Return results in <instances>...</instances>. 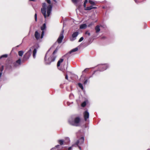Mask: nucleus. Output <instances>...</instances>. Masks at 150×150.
Masks as SVG:
<instances>
[{
  "instance_id": "nucleus-25",
  "label": "nucleus",
  "mask_w": 150,
  "mask_h": 150,
  "mask_svg": "<svg viewBox=\"0 0 150 150\" xmlns=\"http://www.w3.org/2000/svg\"><path fill=\"white\" fill-rule=\"evenodd\" d=\"M42 8H45L46 7V4L45 3H43L42 4Z\"/></svg>"
},
{
  "instance_id": "nucleus-13",
  "label": "nucleus",
  "mask_w": 150,
  "mask_h": 150,
  "mask_svg": "<svg viewBox=\"0 0 150 150\" xmlns=\"http://www.w3.org/2000/svg\"><path fill=\"white\" fill-rule=\"evenodd\" d=\"M96 32V33H98L100 31V29L99 25H98L95 28Z\"/></svg>"
},
{
  "instance_id": "nucleus-11",
  "label": "nucleus",
  "mask_w": 150,
  "mask_h": 150,
  "mask_svg": "<svg viewBox=\"0 0 150 150\" xmlns=\"http://www.w3.org/2000/svg\"><path fill=\"white\" fill-rule=\"evenodd\" d=\"M41 11L45 18H46V11L45 8H41Z\"/></svg>"
},
{
  "instance_id": "nucleus-7",
  "label": "nucleus",
  "mask_w": 150,
  "mask_h": 150,
  "mask_svg": "<svg viewBox=\"0 0 150 150\" xmlns=\"http://www.w3.org/2000/svg\"><path fill=\"white\" fill-rule=\"evenodd\" d=\"M64 30H62L59 36V37L57 40V42L58 43L60 44L61 43L62 41V40L64 38Z\"/></svg>"
},
{
  "instance_id": "nucleus-10",
  "label": "nucleus",
  "mask_w": 150,
  "mask_h": 150,
  "mask_svg": "<svg viewBox=\"0 0 150 150\" xmlns=\"http://www.w3.org/2000/svg\"><path fill=\"white\" fill-rule=\"evenodd\" d=\"M40 35L37 31L35 32V36L37 40H38L40 38Z\"/></svg>"
},
{
  "instance_id": "nucleus-30",
  "label": "nucleus",
  "mask_w": 150,
  "mask_h": 150,
  "mask_svg": "<svg viewBox=\"0 0 150 150\" xmlns=\"http://www.w3.org/2000/svg\"><path fill=\"white\" fill-rule=\"evenodd\" d=\"M4 69V67L2 66L1 68H0V71L1 72Z\"/></svg>"
},
{
  "instance_id": "nucleus-4",
  "label": "nucleus",
  "mask_w": 150,
  "mask_h": 150,
  "mask_svg": "<svg viewBox=\"0 0 150 150\" xmlns=\"http://www.w3.org/2000/svg\"><path fill=\"white\" fill-rule=\"evenodd\" d=\"M39 47V45L38 44H37L32 46L30 49H31V50L34 49V50L33 52V56L34 58H35V57L37 50L38 49Z\"/></svg>"
},
{
  "instance_id": "nucleus-15",
  "label": "nucleus",
  "mask_w": 150,
  "mask_h": 150,
  "mask_svg": "<svg viewBox=\"0 0 150 150\" xmlns=\"http://www.w3.org/2000/svg\"><path fill=\"white\" fill-rule=\"evenodd\" d=\"M87 27V25L86 24H82L80 25V28L81 29H85Z\"/></svg>"
},
{
  "instance_id": "nucleus-28",
  "label": "nucleus",
  "mask_w": 150,
  "mask_h": 150,
  "mask_svg": "<svg viewBox=\"0 0 150 150\" xmlns=\"http://www.w3.org/2000/svg\"><path fill=\"white\" fill-rule=\"evenodd\" d=\"M85 34L86 35H88V36L90 35V33L88 31H86L85 33Z\"/></svg>"
},
{
  "instance_id": "nucleus-32",
  "label": "nucleus",
  "mask_w": 150,
  "mask_h": 150,
  "mask_svg": "<svg viewBox=\"0 0 150 150\" xmlns=\"http://www.w3.org/2000/svg\"><path fill=\"white\" fill-rule=\"evenodd\" d=\"M35 21H37V15L36 13H35Z\"/></svg>"
},
{
  "instance_id": "nucleus-41",
  "label": "nucleus",
  "mask_w": 150,
  "mask_h": 150,
  "mask_svg": "<svg viewBox=\"0 0 150 150\" xmlns=\"http://www.w3.org/2000/svg\"><path fill=\"white\" fill-rule=\"evenodd\" d=\"M88 2V0H85V1L84 2V3H86Z\"/></svg>"
},
{
  "instance_id": "nucleus-1",
  "label": "nucleus",
  "mask_w": 150,
  "mask_h": 150,
  "mask_svg": "<svg viewBox=\"0 0 150 150\" xmlns=\"http://www.w3.org/2000/svg\"><path fill=\"white\" fill-rule=\"evenodd\" d=\"M56 52V49L54 50L52 55L48 58L47 59V58L48 54V52L46 53L45 58V61L46 64H50L52 62L55 60L56 58V56L55 55V54Z\"/></svg>"
},
{
  "instance_id": "nucleus-24",
  "label": "nucleus",
  "mask_w": 150,
  "mask_h": 150,
  "mask_svg": "<svg viewBox=\"0 0 150 150\" xmlns=\"http://www.w3.org/2000/svg\"><path fill=\"white\" fill-rule=\"evenodd\" d=\"M13 66L15 67H17L19 66V65H18L17 64H16V63L15 62H14L13 63Z\"/></svg>"
},
{
  "instance_id": "nucleus-16",
  "label": "nucleus",
  "mask_w": 150,
  "mask_h": 150,
  "mask_svg": "<svg viewBox=\"0 0 150 150\" xmlns=\"http://www.w3.org/2000/svg\"><path fill=\"white\" fill-rule=\"evenodd\" d=\"M78 50V48H77V47H76L75 48H74V49L72 50L71 51H70L69 52V53L70 54L72 52H75L77 51Z\"/></svg>"
},
{
  "instance_id": "nucleus-8",
  "label": "nucleus",
  "mask_w": 150,
  "mask_h": 150,
  "mask_svg": "<svg viewBox=\"0 0 150 150\" xmlns=\"http://www.w3.org/2000/svg\"><path fill=\"white\" fill-rule=\"evenodd\" d=\"M46 28V24L45 23L43 24V25L41 27V29L42 31V32L41 36L40 37L41 38H43L44 34V30H45Z\"/></svg>"
},
{
  "instance_id": "nucleus-47",
  "label": "nucleus",
  "mask_w": 150,
  "mask_h": 150,
  "mask_svg": "<svg viewBox=\"0 0 150 150\" xmlns=\"http://www.w3.org/2000/svg\"><path fill=\"white\" fill-rule=\"evenodd\" d=\"M55 2H56L55 0H53Z\"/></svg>"
},
{
  "instance_id": "nucleus-18",
  "label": "nucleus",
  "mask_w": 150,
  "mask_h": 150,
  "mask_svg": "<svg viewBox=\"0 0 150 150\" xmlns=\"http://www.w3.org/2000/svg\"><path fill=\"white\" fill-rule=\"evenodd\" d=\"M15 62L16 64H17L19 65H21V60L20 59H19L18 60H17Z\"/></svg>"
},
{
  "instance_id": "nucleus-45",
  "label": "nucleus",
  "mask_w": 150,
  "mask_h": 150,
  "mask_svg": "<svg viewBox=\"0 0 150 150\" xmlns=\"http://www.w3.org/2000/svg\"><path fill=\"white\" fill-rule=\"evenodd\" d=\"M2 74V73L1 72H0V77H1V76Z\"/></svg>"
},
{
  "instance_id": "nucleus-6",
  "label": "nucleus",
  "mask_w": 150,
  "mask_h": 150,
  "mask_svg": "<svg viewBox=\"0 0 150 150\" xmlns=\"http://www.w3.org/2000/svg\"><path fill=\"white\" fill-rule=\"evenodd\" d=\"M32 51L31 49H30L24 54L23 57V60H27L29 58L32 53Z\"/></svg>"
},
{
  "instance_id": "nucleus-40",
  "label": "nucleus",
  "mask_w": 150,
  "mask_h": 150,
  "mask_svg": "<svg viewBox=\"0 0 150 150\" xmlns=\"http://www.w3.org/2000/svg\"><path fill=\"white\" fill-rule=\"evenodd\" d=\"M71 147H69L68 149V150H71Z\"/></svg>"
},
{
  "instance_id": "nucleus-26",
  "label": "nucleus",
  "mask_w": 150,
  "mask_h": 150,
  "mask_svg": "<svg viewBox=\"0 0 150 150\" xmlns=\"http://www.w3.org/2000/svg\"><path fill=\"white\" fill-rule=\"evenodd\" d=\"M7 57H8V55L7 54H4V55H1L0 57V58H4V57L6 58Z\"/></svg>"
},
{
  "instance_id": "nucleus-42",
  "label": "nucleus",
  "mask_w": 150,
  "mask_h": 150,
  "mask_svg": "<svg viewBox=\"0 0 150 150\" xmlns=\"http://www.w3.org/2000/svg\"><path fill=\"white\" fill-rule=\"evenodd\" d=\"M78 146V147L79 149L80 150H82L81 148V147L80 146Z\"/></svg>"
},
{
  "instance_id": "nucleus-43",
  "label": "nucleus",
  "mask_w": 150,
  "mask_h": 150,
  "mask_svg": "<svg viewBox=\"0 0 150 150\" xmlns=\"http://www.w3.org/2000/svg\"><path fill=\"white\" fill-rule=\"evenodd\" d=\"M97 8V7H93L92 6V9H96Z\"/></svg>"
},
{
  "instance_id": "nucleus-27",
  "label": "nucleus",
  "mask_w": 150,
  "mask_h": 150,
  "mask_svg": "<svg viewBox=\"0 0 150 150\" xmlns=\"http://www.w3.org/2000/svg\"><path fill=\"white\" fill-rule=\"evenodd\" d=\"M89 3L92 5H94L95 4V3L94 1L91 0L89 1Z\"/></svg>"
},
{
  "instance_id": "nucleus-35",
  "label": "nucleus",
  "mask_w": 150,
  "mask_h": 150,
  "mask_svg": "<svg viewBox=\"0 0 150 150\" xmlns=\"http://www.w3.org/2000/svg\"><path fill=\"white\" fill-rule=\"evenodd\" d=\"M45 1L47 2V3L50 4L51 3V1L50 0H45Z\"/></svg>"
},
{
  "instance_id": "nucleus-12",
  "label": "nucleus",
  "mask_w": 150,
  "mask_h": 150,
  "mask_svg": "<svg viewBox=\"0 0 150 150\" xmlns=\"http://www.w3.org/2000/svg\"><path fill=\"white\" fill-rule=\"evenodd\" d=\"M63 61L64 59H63L62 58H60L57 62V67L60 66L61 63H62L63 62Z\"/></svg>"
},
{
  "instance_id": "nucleus-34",
  "label": "nucleus",
  "mask_w": 150,
  "mask_h": 150,
  "mask_svg": "<svg viewBox=\"0 0 150 150\" xmlns=\"http://www.w3.org/2000/svg\"><path fill=\"white\" fill-rule=\"evenodd\" d=\"M50 12H51V11H47V13L48 16H50Z\"/></svg>"
},
{
  "instance_id": "nucleus-39",
  "label": "nucleus",
  "mask_w": 150,
  "mask_h": 150,
  "mask_svg": "<svg viewBox=\"0 0 150 150\" xmlns=\"http://www.w3.org/2000/svg\"><path fill=\"white\" fill-rule=\"evenodd\" d=\"M61 146H59V145H57V149H58Z\"/></svg>"
},
{
  "instance_id": "nucleus-44",
  "label": "nucleus",
  "mask_w": 150,
  "mask_h": 150,
  "mask_svg": "<svg viewBox=\"0 0 150 150\" xmlns=\"http://www.w3.org/2000/svg\"><path fill=\"white\" fill-rule=\"evenodd\" d=\"M29 1H35V0H29Z\"/></svg>"
},
{
  "instance_id": "nucleus-29",
  "label": "nucleus",
  "mask_w": 150,
  "mask_h": 150,
  "mask_svg": "<svg viewBox=\"0 0 150 150\" xmlns=\"http://www.w3.org/2000/svg\"><path fill=\"white\" fill-rule=\"evenodd\" d=\"M88 71V69H86L84 70L83 71V73H84V72H87Z\"/></svg>"
},
{
  "instance_id": "nucleus-37",
  "label": "nucleus",
  "mask_w": 150,
  "mask_h": 150,
  "mask_svg": "<svg viewBox=\"0 0 150 150\" xmlns=\"http://www.w3.org/2000/svg\"><path fill=\"white\" fill-rule=\"evenodd\" d=\"M86 3H84L83 6L84 8H86Z\"/></svg>"
},
{
  "instance_id": "nucleus-9",
  "label": "nucleus",
  "mask_w": 150,
  "mask_h": 150,
  "mask_svg": "<svg viewBox=\"0 0 150 150\" xmlns=\"http://www.w3.org/2000/svg\"><path fill=\"white\" fill-rule=\"evenodd\" d=\"M83 115L84 120L86 121L89 117V113L87 111H86L83 112Z\"/></svg>"
},
{
  "instance_id": "nucleus-46",
  "label": "nucleus",
  "mask_w": 150,
  "mask_h": 150,
  "mask_svg": "<svg viewBox=\"0 0 150 150\" xmlns=\"http://www.w3.org/2000/svg\"><path fill=\"white\" fill-rule=\"evenodd\" d=\"M134 1H135V2H137V0H134Z\"/></svg>"
},
{
  "instance_id": "nucleus-3",
  "label": "nucleus",
  "mask_w": 150,
  "mask_h": 150,
  "mask_svg": "<svg viewBox=\"0 0 150 150\" xmlns=\"http://www.w3.org/2000/svg\"><path fill=\"white\" fill-rule=\"evenodd\" d=\"M81 121V118L80 117H75L73 121H72L70 124L71 125L78 127L80 126V123Z\"/></svg>"
},
{
  "instance_id": "nucleus-33",
  "label": "nucleus",
  "mask_w": 150,
  "mask_h": 150,
  "mask_svg": "<svg viewBox=\"0 0 150 150\" xmlns=\"http://www.w3.org/2000/svg\"><path fill=\"white\" fill-rule=\"evenodd\" d=\"M71 1L74 3H76L77 2V0H71Z\"/></svg>"
},
{
  "instance_id": "nucleus-14",
  "label": "nucleus",
  "mask_w": 150,
  "mask_h": 150,
  "mask_svg": "<svg viewBox=\"0 0 150 150\" xmlns=\"http://www.w3.org/2000/svg\"><path fill=\"white\" fill-rule=\"evenodd\" d=\"M79 32H75L72 34V37L73 38H76Z\"/></svg>"
},
{
  "instance_id": "nucleus-20",
  "label": "nucleus",
  "mask_w": 150,
  "mask_h": 150,
  "mask_svg": "<svg viewBox=\"0 0 150 150\" xmlns=\"http://www.w3.org/2000/svg\"><path fill=\"white\" fill-rule=\"evenodd\" d=\"M23 54V51H20L18 52V54L20 56H22Z\"/></svg>"
},
{
  "instance_id": "nucleus-22",
  "label": "nucleus",
  "mask_w": 150,
  "mask_h": 150,
  "mask_svg": "<svg viewBox=\"0 0 150 150\" xmlns=\"http://www.w3.org/2000/svg\"><path fill=\"white\" fill-rule=\"evenodd\" d=\"M58 142L61 145L63 144L64 141L62 140H60L58 141Z\"/></svg>"
},
{
  "instance_id": "nucleus-21",
  "label": "nucleus",
  "mask_w": 150,
  "mask_h": 150,
  "mask_svg": "<svg viewBox=\"0 0 150 150\" xmlns=\"http://www.w3.org/2000/svg\"><path fill=\"white\" fill-rule=\"evenodd\" d=\"M78 85L79 86L82 90H83V86L82 84L80 83H78Z\"/></svg>"
},
{
  "instance_id": "nucleus-36",
  "label": "nucleus",
  "mask_w": 150,
  "mask_h": 150,
  "mask_svg": "<svg viewBox=\"0 0 150 150\" xmlns=\"http://www.w3.org/2000/svg\"><path fill=\"white\" fill-rule=\"evenodd\" d=\"M65 78L66 79L68 80V76L67 74H66L65 75Z\"/></svg>"
},
{
  "instance_id": "nucleus-5",
  "label": "nucleus",
  "mask_w": 150,
  "mask_h": 150,
  "mask_svg": "<svg viewBox=\"0 0 150 150\" xmlns=\"http://www.w3.org/2000/svg\"><path fill=\"white\" fill-rule=\"evenodd\" d=\"M84 137H81L79 139L77 140L75 143L72 145V146H74L77 147L78 146L79 144L80 145L83 144L84 142Z\"/></svg>"
},
{
  "instance_id": "nucleus-2",
  "label": "nucleus",
  "mask_w": 150,
  "mask_h": 150,
  "mask_svg": "<svg viewBox=\"0 0 150 150\" xmlns=\"http://www.w3.org/2000/svg\"><path fill=\"white\" fill-rule=\"evenodd\" d=\"M108 67V64H102L99 66V69L98 70H96L94 71L92 74V76H93L94 74L97 75L99 74V71H104L107 69Z\"/></svg>"
},
{
  "instance_id": "nucleus-23",
  "label": "nucleus",
  "mask_w": 150,
  "mask_h": 150,
  "mask_svg": "<svg viewBox=\"0 0 150 150\" xmlns=\"http://www.w3.org/2000/svg\"><path fill=\"white\" fill-rule=\"evenodd\" d=\"M86 105V103L85 101L83 102L81 104V106L83 107H84Z\"/></svg>"
},
{
  "instance_id": "nucleus-17",
  "label": "nucleus",
  "mask_w": 150,
  "mask_h": 150,
  "mask_svg": "<svg viewBox=\"0 0 150 150\" xmlns=\"http://www.w3.org/2000/svg\"><path fill=\"white\" fill-rule=\"evenodd\" d=\"M92 9V6H91L89 7H86V8L84 9L85 10L90 11Z\"/></svg>"
},
{
  "instance_id": "nucleus-31",
  "label": "nucleus",
  "mask_w": 150,
  "mask_h": 150,
  "mask_svg": "<svg viewBox=\"0 0 150 150\" xmlns=\"http://www.w3.org/2000/svg\"><path fill=\"white\" fill-rule=\"evenodd\" d=\"M83 40V37H81L79 40V42H81Z\"/></svg>"
},
{
  "instance_id": "nucleus-19",
  "label": "nucleus",
  "mask_w": 150,
  "mask_h": 150,
  "mask_svg": "<svg viewBox=\"0 0 150 150\" xmlns=\"http://www.w3.org/2000/svg\"><path fill=\"white\" fill-rule=\"evenodd\" d=\"M52 6L51 5H49L47 7V11H51L52 9Z\"/></svg>"
},
{
  "instance_id": "nucleus-38",
  "label": "nucleus",
  "mask_w": 150,
  "mask_h": 150,
  "mask_svg": "<svg viewBox=\"0 0 150 150\" xmlns=\"http://www.w3.org/2000/svg\"><path fill=\"white\" fill-rule=\"evenodd\" d=\"M87 82V80H86L84 82V84H86V83Z\"/></svg>"
}]
</instances>
